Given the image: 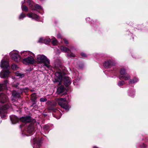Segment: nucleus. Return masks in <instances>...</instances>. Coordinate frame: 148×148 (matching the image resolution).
I'll return each mask as SVG.
<instances>
[{
  "label": "nucleus",
  "mask_w": 148,
  "mask_h": 148,
  "mask_svg": "<svg viewBox=\"0 0 148 148\" xmlns=\"http://www.w3.org/2000/svg\"><path fill=\"white\" fill-rule=\"evenodd\" d=\"M36 60L40 63H43V66H45L48 69L51 68L50 61L47 58L43 55H39L37 56Z\"/></svg>",
  "instance_id": "1"
},
{
  "label": "nucleus",
  "mask_w": 148,
  "mask_h": 148,
  "mask_svg": "<svg viewBox=\"0 0 148 148\" xmlns=\"http://www.w3.org/2000/svg\"><path fill=\"white\" fill-rule=\"evenodd\" d=\"M58 104L65 110L68 111L69 108V106L65 98H60L57 100Z\"/></svg>",
  "instance_id": "2"
},
{
  "label": "nucleus",
  "mask_w": 148,
  "mask_h": 148,
  "mask_svg": "<svg viewBox=\"0 0 148 148\" xmlns=\"http://www.w3.org/2000/svg\"><path fill=\"white\" fill-rule=\"evenodd\" d=\"M10 54L11 58L15 62H19L21 60V58L18 51L13 50L10 53Z\"/></svg>",
  "instance_id": "3"
},
{
  "label": "nucleus",
  "mask_w": 148,
  "mask_h": 148,
  "mask_svg": "<svg viewBox=\"0 0 148 148\" xmlns=\"http://www.w3.org/2000/svg\"><path fill=\"white\" fill-rule=\"evenodd\" d=\"M34 56L33 55H32L24 59L23 60V63L27 65L32 64L35 63V61L33 57Z\"/></svg>",
  "instance_id": "4"
},
{
  "label": "nucleus",
  "mask_w": 148,
  "mask_h": 148,
  "mask_svg": "<svg viewBox=\"0 0 148 148\" xmlns=\"http://www.w3.org/2000/svg\"><path fill=\"white\" fill-rule=\"evenodd\" d=\"M55 77L54 82H59L58 85L61 84L62 81V79L63 74L60 72H57L55 74Z\"/></svg>",
  "instance_id": "5"
},
{
  "label": "nucleus",
  "mask_w": 148,
  "mask_h": 148,
  "mask_svg": "<svg viewBox=\"0 0 148 148\" xmlns=\"http://www.w3.org/2000/svg\"><path fill=\"white\" fill-rule=\"evenodd\" d=\"M0 67L3 69H9L10 68L8 62L4 59H2L1 61Z\"/></svg>",
  "instance_id": "6"
},
{
  "label": "nucleus",
  "mask_w": 148,
  "mask_h": 148,
  "mask_svg": "<svg viewBox=\"0 0 148 148\" xmlns=\"http://www.w3.org/2000/svg\"><path fill=\"white\" fill-rule=\"evenodd\" d=\"M10 73L9 69H6V70L2 71L0 73V76L1 78H4L9 77V75Z\"/></svg>",
  "instance_id": "7"
},
{
  "label": "nucleus",
  "mask_w": 148,
  "mask_h": 148,
  "mask_svg": "<svg viewBox=\"0 0 148 148\" xmlns=\"http://www.w3.org/2000/svg\"><path fill=\"white\" fill-rule=\"evenodd\" d=\"M8 101V99L7 96L3 93L0 94V102L4 103L7 102Z\"/></svg>",
  "instance_id": "8"
},
{
  "label": "nucleus",
  "mask_w": 148,
  "mask_h": 148,
  "mask_svg": "<svg viewBox=\"0 0 148 148\" xmlns=\"http://www.w3.org/2000/svg\"><path fill=\"white\" fill-rule=\"evenodd\" d=\"M27 16L29 18H32V19H34L37 20L39 19V16L37 15L32 13H30L27 14Z\"/></svg>",
  "instance_id": "9"
},
{
  "label": "nucleus",
  "mask_w": 148,
  "mask_h": 148,
  "mask_svg": "<svg viewBox=\"0 0 148 148\" xmlns=\"http://www.w3.org/2000/svg\"><path fill=\"white\" fill-rule=\"evenodd\" d=\"M21 56H30L32 55L34 56V54L31 52L29 51H23L21 52Z\"/></svg>",
  "instance_id": "10"
},
{
  "label": "nucleus",
  "mask_w": 148,
  "mask_h": 148,
  "mask_svg": "<svg viewBox=\"0 0 148 148\" xmlns=\"http://www.w3.org/2000/svg\"><path fill=\"white\" fill-rule=\"evenodd\" d=\"M20 120L21 121L25 123L29 122L31 121V119L29 116L23 117H22Z\"/></svg>",
  "instance_id": "11"
},
{
  "label": "nucleus",
  "mask_w": 148,
  "mask_h": 148,
  "mask_svg": "<svg viewBox=\"0 0 148 148\" xmlns=\"http://www.w3.org/2000/svg\"><path fill=\"white\" fill-rule=\"evenodd\" d=\"M10 119L12 123L14 124L18 121V118L15 115H12L10 116Z\"/></svg>",
  "instance_id": "12"
},
{
  "label": "nucleus",
  "mask_w": 148,
  "mask_h": 148,
  "mask_svg": "<svg viewBox=\"0 0 148 148\" xmlns=\"http://www.w3.org/2000/svg\"><path fill=\"white\" fill-rule=\"evenodd\" d=\"M112 65H113V63L111 60L105 62L103 64L104 66L106 68L109 67Z\"/></svg>",
  "instance_id": "13"
},
{
  "label": "nucleus",
  "mask_w": 148,
  "mask_h": 148,
  "mask_svg": "<svg viewBox=\"0 0 148 148\" xmlns=\"http://www.w3.org/2000/svg\"><path fill=\"white\" fill-rule=\"evenodd\" d=\"M130 77L129 75L127 73L123 75L119 76V78L120 79H123L125 80H128L130 79Z\"/></svg>",
  "instance_id": "14"
},
{
  "label": "nucleus",
  "mask_w": 148,
  "mask_h": 148,
  "mask_svg": "<svg viewBox=\"0 0 148 148\" xmlns=\"http://www.w3.org/2000/svg\"><path fill=\"white\" fill-rule=\"evenodd\" d=\"M34 142V145L33 146V148H35V147H36L37 148H39L40 144L39 141L37 140L36 139L33 140Z\"/></svg>",
  "instance_id": "15"
},
{
  "label": "nucleus",
  "mask_w": 148,
  "mask_h": 148,
  "mask_svg": "<svg viewBox=\"0 0 148 148\" xmlns=\"http://www.w3.org/2000/svg\"><path fill=\"white\" fill-rule=\"evenodd\" d=\"M34 131V128L32 124H31L27 127V132L29 134H32Z\"/></svg>",
  "instance_id": "16"
},
{
  "label": "nucleus",
  "mask_w": 148,
  "mask_h": 148,
  "mask_svg": "<svg viewBox=\"0 0 148 148\" xmlns=\"http://www.w3.org/2000/svg\"><path fill=\"white\" fill-rule=\"evenodd\" d=\"M60 49L62 52L65 53H68L70 51V50L69 49L63 46L60 47Z\"/></svg>",
  "instance_id": "17"
},
{
  "label": "nucleus",
  "mask_w": 148,
  "mask_h": 148,
  "mask_svg": "<svg viewBox=\"0 0 148 148\" xmlns=\"http://www.w3.org/2000/svg\"><path fill=\"white\" fill-rule=\"evenodd\" d=\"M64 89L63 86H61L59 87L57 90V92L58 94H60L64 91Z\"/></svg>",
  "instance_id": "18"
},
{
  "label": "nucleus",
  "mask_w": 148,
  "mask_h": 148,
  "mask_svg": "<svg viewBox=\"0 0 148 148\" xmlns=\"http://www.w3.org/2000/svg\"><path fill=\"white\" fill-rule=\"evenodd\" d=\"M63 80L64 82L67 85H69L71 84L70 81L68 77L64 78L63 79Z\"/></svg>",
  "instance_id": "19"
},
{
  "label": "nucleus",
  "mask_w": 148,
  "mask_h": 148,
  "mask_svg": "<svg viewBox=\"0 0 148 148\" xmlns=\"http://www.w3.org/2000/svg\"><path fill=\"white\" fill-rule=\"evenodd\" d=\"M51 40H52V43L53 45H55L57 44L58 42L55 38L52 37L51 38Z\"/></svg>",
  "instance_id": "20"
},
{
  "label": "nucleus",
  "mask_w": 148,
  "mask_h": 148,
  "mask_svg": "<svg viewBox=\"0 0 148 148\" xmlns=\"http://www.w3.org/2000/svg\"><path fill=\"white\" fill-rule=\"evenodd\" d=\"M12 95L14 97H19L20 96V93L16 92L15 91H14L12 93Z\"/></svg>",
  "instance_id": "21"
},
{
  "label": "nucleus",
  "mask_w": 148,
  "mask_h": 148,
  "mask_svg": "<svg viewBox=\"0 0 148 148\" xmlns=\"http://www.w3.org/2000/svg\"><path fill=\"white\" fill-rule=\"evenodd\" d=\"M138 79L136 78H134L130 80L129 82V84H133L137 82Z\"/></svg>",
  "instance_id": "22"
},
{
  "label": "nucleus",
  "mask_w": 148,
  "mask_h": 148,
  "mask_svg": "<svg viewBox=\"0 0 148 148\" xmlns=\"http://www.w3.org/2000/svg\"><path fill=\"white\" fill-rule=\"evenodd\" d=\"M50 39L49 38H45L44 40V43L46 44H47L50 42Z\"/></svg>",
  "instance_id": "23"
},
{
  "label": "nucleus",
  "mask_w": 148,
  "mask_h": 148,
  "mask_svg": "<svg viewBox=\"0 0 148 148\" xmlns=\"http://www.w3.org/2000/svg\"><path fill=\"white\" fill-rule=\"evenodd\" d=\"M11 68L13 70H16L18 69V67L16 65L13 64L11 66Z\"/></svg>",
  "instance_id": "24"
},
{
  "label": "nucleus",
  "mask_w": 148,
  "mask_h": 148,
  "mask_svg": "<svg viewBox=\"0 0 148 148\" xmlns=\"http://www.w3.org/2000/svg\"><path fill=\"white\" fill-rule=\"evenodd\" d=\"M120 76H122L124 74H125V73H125V70L124 69H122L120 71Z\"/></svg>",
  "instance_id": "25"
},
{
  "label": "nucleus",
  "mask_w": 148,
  "mask_h": 148,
  "mask_svg": "<svg viewBox=\"0 0 148 148\" xmlns=\"http://www.w3.org/2000/svg\"><path fill=\"white\" fill-rule=\"evenodd\" d=\"M19 84L18 82H14L12 84V86L13 87L16 88Z\"/></svg>",
  "instance_id": "26"
},
{
  "label": "nucleus",
  "mask_w": 148,
  "mask_h": 148,
  "mask_svg": "<svg viewBox=\"0 0 148 148\" xmlns=\"http://www.w3.org/2000/svg\"><path fill=\"white\" fill-rule=\"evenodd\" d=\"M15 75L16 76L22 77L24 76V74L20 73L18 71H17L15 73Z\"/></svg>",
  "instance_id": "27"
},
{
  "label": "nucleus",
  "mask_w": 148,
  "mask_h": 148,
  "mask_svg": "<svg viewBox=\"0 0 148 148\" xmlns=\"http://www.w3.org/2000/svg\"><path fill=\"white\" fill-rule=\"evenodd\" d=\"M25 17V14L23 13H22L19 16V19L20 20L23 19Z\"/></svg>",
  "instance_id": "28"
},
{
  "label": "nucleus",
  "mask_w": 148,
  "mask_h": 148,
  "mask_svg": "<svg viewBox=\"0 0 148 148\" xmlns=\"http://www.w3.org/2000/svg\"><path fill=\"white\" fill-rule=\"evenodd\" d=\"M66 55L68 57H69L70 58H74L75 57V55L73 53H68Z\"/></svg>",
  "instance_id": "29"
},
{
  "label": "nucleus",
  "mask_w": 148,
  "mask_h": 148,
  "mask_svg": "<svg viewBox=\"0 0 148 148\" xmlns=\"http://www.w3.org/2000/svg\"><path fill=\"white\" fill-rule=\"evenodd\" d=\"M135 92L134 90L132 91H129L128 92V93L129 96H132L134 95Z\"/></svg>",
  "instance_id": "30"
},
{
  "label": "nucleus",
  "mask_w": 148,
  "mask_h": 148,
  "mask_svg": "<svg viewBox=\"0 0 148 148\" xmlns=\"http://www.w3.org/2000/svg\"><path fill=\"white\" fill-rule=\"evenodd\" d=\"M22 10L25 11H27L28 10L27 8L25 5L22 6L21 7Z\"/></svg>",
  "instance_id": "31"
},
{
  "label": "nucleus",
  "mask_w": 148,
  "mask_h": 148,
  "mask_svg": "<svg viewBox=\"0 0 148 148\" xmlns=\"http://www.w3.org/2000/svg\"><path fill=\"white\" fill-rule=\"evenodd\" d=\"M125 84V82L123 81H119L118 83V85L119 86H123Z\"/></svg>",
  "instance_id": "32"
},
{
  "label": "nucleus",
  "mask_w": 148,
  "mask_h": 148,
  "mask_svg": "<svg viewBox=\"0 0 148 148\" xmlns=\"http://www.w3.org/2000/svg\"><path fill=\"white\" fill-rule=\"evenodd\" d=\"M31 97L32 99L34 101L36 100V96L35 94L33 93L31 95Z\"/></svg>",
  "instance_id": "33"
},
{
  "label": "nucleus",
  "mask_w": 148,
  "mask_h": 148,
  "mask_svg": "<svg viewBox=\"0 0 148 148\" xmlns=\"http://www.w3.org/2000/svg\"><path fill=\"white\" fill-rule=\"evenodd\" d=\"M35 8L36 9H42V8L40 5H39L38 4H36L35 6Z\"/></svg>",
  "instance_id": "34"
},
{
  "label": "nucleus",
  "mask_w": 148,
  "mask_h": 148,
  "mask_svg": "<svg viewBox=\"0 0 148 148\" xmlns=\"http://www.w3.org/2000/svg\"><path fill=\"white\" fill-rule=\"evenodd\" d=\"M47 100V99L45 98H42L40 99V101L41 102H45V101H46Z\"/></svg>",
  "instance_id": "35"
},
{
  "label": "nucleus",
  "mask_w": 148,
  "mask_h": 148,
  "mask_svg": "<svg viewBox=\"0 0 148 148\" xmlns=\"http://www.w3.org/2000/svg\"><path fill=\"white\" fill-rule=\"evenodd\" d=\"M44 38H40L38 41L39 42H44Z\"/></svg>",
  "instance_id": "36"
},
{
  "label": "nucleus",
  "mask_w": 148,
  "mask_h": 148,
  "mask_svg": "<svg viewBox=\"0 0 148 148\" xmlns=\"http://www.w3.org/2000/svg\"><path fill=\"white\" fill-rule=\"evenodd\" d=\"M81 55L82 57H86L87 56L85 53H81Z\"/></svg>",
  "instance_id": "37"
},
{
  "label": "nucleus",
  "mask_w": 148,
  "mask_h": 148,
  "mask_svg": "<svg viewBox=\"0 0 148 148\" xmlns=\"http://www.w3.org/2000/svg\"><path fill=\"white\" fill-rule=\"evenodd\" d=\"M64 40V43L66 44H68V41L66 39H63Z\"/></svg>",
  "instance_id": "38"
},
{
  "label": "nucleus",
  "mask_w": 148,
  "mask_h": 148,
  "mask_svg": "<svg viewBox=\"0 0 148 148\" xmlns=\"http://www.w3.org/2000/svg\"><path fill=\"white\" fill-rule=\"evenodd\" d=\"M8 81L7 80H6L4 81V82L3 83V84L5 85L6 84H7V83H8Z\"/></svg>",
  "instance_id": "39"
},
{
  "label": "nucleus",
  "mask_w": 148,
  "mask_h": 148,
  "mask_svg": "<svg viewBox=\"0 0 148 148\" xmlns=\"http://www.w3.org/2000/svg\"><path fill=\"white\" fill-rule=\"evenodd\" d=\"M57 37L58 38H61V36L60 34H58L57 35Z\"/></svg>",
  "instance_id": "40"
},
{
  "label": "nucleus",
  "mask_w": 148,
  "mask_h": 148,
  "mask_svg": "<svg viewBox=\"0 0 148 148\" xmlns=\"http://www.w3.org/2000/svg\"><path fill=\"white\" fill-rule=\"evenodd\" d=\"M2 84H0V91L1 90H2Z\"/></svg>",
  "instance_id": "41"
},
{
  "label": "nucleus",
  "mask_w": 148,
  "mask_h": 148,
  "mask_svg": "<svg viewBox=\"0 0 148 148\" xmlns=\"http://www.w3.org/2000/svg\"><path fill=\"white\" fill-rule=\"evenodd\" d=\"M27 88H26L25 89V90L24 91L25 92H27Z\"/></svg>",
  "instance_id": "42"
},
{
  "label": "nucleus",
  "mask_w": 148,
  "mask_h": 148,
  "mask_svg": "<svg viewBox=\"0 0 148 148\" xmlns=\"http://www.w3.org/2000/svg\"><path fill=\"white\" fill-rule=\"evenodd\" d=\"M89 19H90V18H86V20H88Z\"/></svg>",
  "instance_id": "43"
},
{
  "label": "nucleus",
  "mask_w": 148,
  "mask_h": 148,
  "mask_svg": "<svg viewBox=\"0 0 148 148\" xmlns=\"http://www.w3.org/2000/svg\"><path fill=\"white\" fill-rule=\"evenodd\" d=\"M93 148H98L96 146H94V147H93Z\"/></svg>",
  "instance_id": "44"
},
{
  "label": "nucleus",
  "mask_w": 148,
  "mask_h": 148,
  "mask_svg": "<svg viewBox=\"0 0 148 148\" xmlns=\"http://www.w3.org/2000/svg\"><path fill=\"white\" fill-rule=\"evenodd\" d=\"M15 77H12V78L13 79H15Z\"/></svg>",
  "instance_id": "45"
},
{
  "label": "nucleus",
  "mask_w": 148,
  "mask_h": 148,
  "mask_svg": "<svg viewBox=\"0 0 148 148\" xmlns=\"http://www.w3.org/2000/svg\"><path fill=\"white\" fill-rule=\"evenodd\" d=\"M31 91L32 92L33 91V90H31Z\"/></svg>",
  "instance_id": "46"
}]
</instances>
